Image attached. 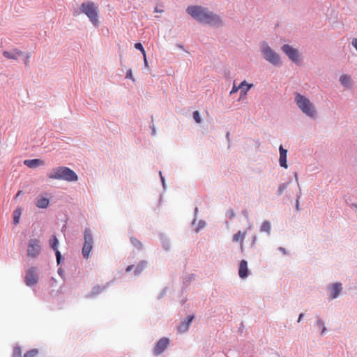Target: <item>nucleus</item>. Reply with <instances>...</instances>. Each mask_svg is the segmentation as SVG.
<instances>
[{
	"label": "nucleus",
	"instance_id": "nucleus-8",
	"mask_svg": "<svg viewBox=\"0 0 357 357\" xmlns=\"http://www.w3.org/2000/svg\"><path fill=\"white\" fill-rule=\"evenodd\" d=\"M41 247L38 239H31L27 246V255L31 257H36L40 252Z\"/></svg>",
	"mask_w": 357,
	"mask_h": 357
},
{
	"label": "nucleus",
	"instance_id": "nucleus-4",
	"mask_svg": "<svg viewBox=\"0 0 357 357\" xmlns=\"http://www.w3.org/2000/svg\"><path fill=\"white\" fill-rule=\"evenodd\" d=\"M81 11L91 20L94 26L98 25V8L93 2L87 1L81 4Z\"/></svg>",
	"mask_w": 357,
	"mask_h": 357
},
{
	"label": "nucleus",
	"instance_id": "nucleus-34",
	"mask_svg": "<svg viewBox=\"0 0 357 357\" xmlns=\"http://www.w3.org/2000/svg\"><path fill=\"white\" fill-rule=\"evenodd\" d=\"M55 254H56V257L57 263L59 264L61 261V253L59 250H55Z\"/></svg>",
	"mask_w": 357,
	"mask_h": 357
},
{
	"label": "nucleus",
	"instance_id": "nucleus-18",
	"mask_svg": "<svg viewBox=\"0 0 357 357\" xmlns=\"http://www.w3.org/2000/svg\"><path fill=\"white\" fill-rule=\"evenodd\" d=\"M241 98L245 97L247 95L248 91L253 86L252 84H248L245 80L241 83Z\"/></svg>",
	"mask_w": 357,
	"mask_h": 357
},
{
	"label": "nucleus",
	"instance_id": "nucleus-37",
	"mask_svg": "<svg viewBox=\"0 0 357 357\" xmlns=\"http://www.w3.org/2000/svg\"><path fill=\"white\" fill-rule=\"evenodd\" d=\"M143 58H144V63L145 67L146 68H149V63H148V61H147L146 55V54L143 55Z\"/></svg>",
	"mask_w": 357,
	"mask_h": 357
},
{
	"label": "nucleus",
	"instance_id": "nucleus-14",
	"mask_svg": "<svg viewBox=\"0 0 357 357\" xmlns=\"http://www.w3.org/2000/svg\"><path fill=\"white\" fill-rule=\"evenodd\" d=\"M280 151V158H279V162L280 165L285 169L288 167L287 164V151L284 149L282 146H280L279 148Z\"/></svg>",
	"mask_w": 357,
	"mask_h": 357
},
{
	"label": "nucleus",
	"instance_id": "nucleus-39",
	"mask_svg": "<svg viewBox=\"0 0 357 357\" xmlns=\"http://www.w3.org/2000/svg\"><path fill=\"white\" fill-rule=\"evenodd\" d=\"M303 317V314H302V313L300 314L298 319V322H300L301 321Z\"/></svg>",
	"mask_w": 357,
	"mask_h": 357
},
{
	"label": "nucleus",
	"instance_id": "nucleus-28",
	"mask_svg": "<svg viewBox=\"0 0 357 357\" xmlns=\"http://www.w3.org/2000/svg\"><path fill=\"white\" fill-rule=\"evenodd\" d=\"M289 183H282L280 185L278 190V195H281L283 192L287 189Z\"/></svg>",
	"mask_w": 357,
	"mask_h": 357
},
{
	"label": "nucleus",
	"instance_id": "nucleus-1",
	"mask_svg": "<svg viewBox=\"0 0 357 357\" xmlns=\"http://www.w3.org/2000/svg\"><path fill=\"white\" fill-rule=\"evenodd\" d=\"M187 13L197 21L211 26H220L222 20L217 15L200 6H190L186 9Z\"/></svg>",
	"mask_w": 357,
	"mask_h": 357
},
{
	"label": "nucleus",
	"instance_id": "nucleus-35",
	"mask_svg": "<svg viewBox=\"0 0 357 357\" xmlns=\"http://www.w3.org/2000/svg\"><path fill=\"white\" fill-rule=\"evenodd\" d=\"M317 325H318L319 327H322V328H323L321 333H324L325 332V331H326V328H325V327H324V323H323V321H321V320H318V321H317Z\"/></svg>",
	"mask_w": 357,
	"mask_h": 357
},
{
	"label": "nucleus",
	"instance_id": "nucleus-12",
	"mask_svg": "<svg viewBox=\"0 0 357 357\" xmlns=\"http://www.w3.org/2000/svg\"><path fill=\"white\" fill-rule=\"evenodd\" d=\"M342 287L341 283L333 284L330 287L331 297L334 299L336 298L340 292L342 291Z\"/></svg>",
	"mask_w": 357,
	"mask_h": 357
},
{
	"label": "nucleus",
	"instance_id": "nucleus-2",
	"mask_svg": "<svg viewBox=\"0 0 357 357\" xmlns=\"http://www.w3.org/2000/svg\"><path fill=\"white\" fill-rule=\"evenodd\" d=\"M47 176L50 179L64 180L69 182L77 181L78 179L76 173L66 167L54 168Z\"/></svg>",
	"mask_w": 357,
	"mask_h": 357
},
{
	"label": "nucleus",
	"instance_id": "nucleus-43",
	"mask_svg": "<svg viewBox=\"0 0 357 357\" xmlns=\"http://www.w3.org/2000/svg\"><path fill=\"white\" fill-rule=\"evenodd\" d=\"M296 209L298 210V200L296 202Z\"/></svg>",
	"mask_w": 357,
	"mask_h": 357
},
{
	"label": "nucleus",
	"instance_id": "nucleus-15",
	"mask_svg": "<svg viewBox=\"0 0 357 357\" xmlns=\"http://www.w3.org/2000/svg\"><path fill=\"white\" fill-rule=\"evenodd\" d=\"M248 264L245 260H241L238 268V275L241 278H244L248 276Z\"/></svg>",
	"mask_w": 357,
	"mask_h": 357
},
{
	"label": "nucleus",
	"instance_id": "nucleus-11",
	"mask_svg": "<svg viewBox=\"0 0 357 357\" xmlns=\"http://www.w3.org/2000/svg\"><path fill=\"white\" fill-rule=\"evenodd\" d=\"M194 319V316H188L186 320H184L178 326V331L179 333H185L188 331L190 325Z\"/></svg>",
	"mask_w": 357,
	"mask_h": 357
},
{
	"label": "nucleus",
	"instance_id": "nucleus-27",
	"mask_svg": "<svg viewBox=\"0 0 357 357\" xmlns=\"http://www.w3.org/2000/svg\"><path fill=\"white\" fill-rule=\"evenodd\" d=\"M13 357H22V351L20 347H15L14 348Z\"/></svg>",
	"mask_w": 357,
	"mask_h": 357
},
{
	"label": "nucleus",
	"instance_id": "nucleus-31",
	"mask_svg": "<svg viewBox=\"0 0 357 357\" xmlns=\"http://www.w3.org/2000/svg\"><path fill=\"white\" fill-rule=\"evenodd\" d=\"M241 87H242V86H241V84L237 86L235 85V84H234L231 91H230V94L236 93L238 90H241Z\"/></svg>",
	"mask_w": 357,
	"mask_h": 357
},
{
	"label": "nucleus",
	"instance_id": "nucleus-38",
	"mask_svg": "<svg viewBox=\"0 0 357 357\" xmlns=\"http://www.w3.org/2000/svg\"><path fill=\"white\" fill-rule=\"evenodd\" d=\"M133 266L132 265H130V266H128L126 269V272H130L132 268H133Z\"/></svg>",
	"mask_w": 357,
	"mask_h": 357
},
{
	"label": "nucleus",
	"instance_id": "nucleus-16",
	"mask_svg": "<svg viewBox=\"0 0 357 357\" xmlns=\"http://www.w3.org/2000/svg\"><path fill=\"white\" fill-rule=\"evenodd\" d=\"M246 236V232L238 231L233 236L232 241L234 242H238L240 243L241 250H243V241Z\"/></svg>",
	"mask_w": 357,
	"mask_h": 357
},
{
	"label": "nucleus",
	"instance_id": "nucleus-21",
	"mask_svg": "<svg viewBox=\"0 0 357 357\" xmlns=\"http://www.w3.org/2000/svg\"><path fill=\"white\" fill-rule=\"evenodd\" d=\"M340 82L342 85L348 86L351 82V77L347 75H342L340 78Z\"/></svg>",
	"mask_w": 357,
	"mask_h": 357
},
{
	"label": "nucleus",
	"instance_id": "nucleus-29",
	"mask_svg": "<svg viewBox=\"0 0 357 357\" xmlns=\"http://www.w3.org/2000/svg\"><path fill=\"white\" fill-rule=\"evenodd\" d=\"M135 47L137 50H139L142 53L143 55L146 54L145 50H144L142 45L140 43H135Z\"/></svg>",
	"mask_w": 357,
	"mask_h": 357
},
{
	"label": "nucleus",
	"instance_id": "nucleus-9",
	"mask_svg": "<svg viewBox=\"0 0 357 357\" xmlns=\"http://www.w3.org/2000/svg\"><path fill=\"white\" fill-rule=\"evenodd\" d=\"M282 50L293 62H298L299 54L297 50L293 48L289 45H283Z\"/></svg>",
	"mask_w": 357,
	"mask_h": 357
},
{
	"label": "nucleus",
	"instance_id": "nucleus-7",
	"mask_svg": "<svg viewBox=\"0 0 357 357\" xmlns=\"http://www.w3.org/2000/svg\"><path fill=\"white\" fill-rule=\"evenodd\" d=\"M38 282V275L37 268L36 267H31L26 271L24 277V282L27 286H33Z\"/></svg>",
	"mask_w": 357,
	"mask_h": 357
},
{
	"label": "nucleus",
	"instance_id": "nucleus-41",
	"mask_svg": "<svg viewBox=\"0 0 357 357\" xmlns=\"http://www.w3.org/2000/svg\"><path fill=\"white\" fill-rule=\"evenodd\" d=\"M353 206L355 208V209L357 211V202L353 204Z\"/></svg>",
	"mask_w": 357,
	"mask_h": 357
},
{
	"label": "nucleus",
	"instance_id": "nucleus-10",
	"mask_svg": "<svg viewBox=\"0 0 357 357\" xmlns=\"http://www.w3.org/2000/svg\"><path fill=\"white\" fill-rule=\"evenodd\" d=\"M169 344V339L166 337L161 338L156 344L154 348V354L159 355L162 354Z\"/></svg>",
	"mask_w": 357,
	"mask_h": 357
},
{
	"label": "nucleus",
	"instance_id": "nucleus-32",
	"mask_svg": "<svg viewBox=\"0 0 357 357\" xmlns=\"http://www.w3.org/2000/svg\"><path fill=\"white\" fill-rule=\"evenodd\" d=\"M29 59H30V54H26L24 59V63L26 67L29 66Z\"/></svg>",
	"mask_w": 357,
	"mask_h": 357
},
{
	"label": "nucleus",
	"instance_id": "nucleus-36",
	"mask_svg": "<svg viewBox=\"0 0 357 357\" xmlns=\"http://www.w3.org/2000/svg\"><path fill=\"white\" fill-rule=\"evenodd\" d=\"M352 46L355 48V50L357 51V38H353L351 41Z\"/></svg>",
	"mask_w": 357,
	"mask_h": 357
},
{
	"label": "nucleus",
	"instance_id": "nucleus-26",
	"mask_svg": "<svg viewBox=\"0 0 357 357\" xmlns=\"http://www.w3.org/2000/svg\"><path fill=\"white\" fill-rule=\"evenodd\" d=\"M38 354V351L36 349H33L26 352L24 357H36Z\"/></svg>",
	"mask_w": 357,
	"mask_h": 357
},
{
	"label": "nucleus",
	"instance_id": "nucleus-40",
	"mask_svg": "<svg viewBox=\"0 0 357 357\" xmlns=\"http://www.w3.org/2000/svg\"><path fill=\"white\" fill-rule=\"evenodd\" d=\"M256 239H257V237L255 236L253 237L252 242V245H255V241H256Z\"/></svg>",
	"mask_w": 357,
	"mask_h": 357
},
{
	"label": "nucleus",
	"instance_id": "nucleus-20",
	"mask_svg": "<svg viewBox=\"0 0 357 357\" xmlns=\"http://www.w3.org/2000/svg\"><path fill=\"white\" fill-rule=\"evenodd\" d=\"M146 262L144 261H140L135 268V275H138L146 267Z\"/></svg>",
	"mask_w": 357,
	"mask_h": 357
},
{
	"label": "nucleus",
	"instance_id": "nucleus-5",
	"mask_svg": "<svg viewBox=\"0 0 357 357\" xmlns=\"http://www.w3.org/2000/svg\"><path fill=\"white\" fill-rule=\"evenodd\" d=\"M260 50L266 60L275 66L280 64V59L278 54L267 43H263L260 46Z\"/></svg>",
	"mask_w": 357,
	"mask_h": 357
},
{
	"label": "nucleus",
	"instance_id": "nucleus-13",
	"mask_svg": "<svg viewBox=\"0 0 357 357\" xmlns=\"http://www.w3.org/2000/svg\"><path fill=\"white\" fill-rule=\"evenodd\" d=\"M24 164L29 168L33 169L39 166H43L45 165V162L40 159H31L25 160L24 161Z\"/></svg>",
	"mask_w": 357,
	"mask_h": 357
},
{
	"label": "nucleus",
	"instance_id": "nucleus-33",
	"mask_svg": "<svg viewBox=\"0 0 357 357\" xmlns=\"http://www.w3.org/2000/svg\"><path fill=\"white\" fill-rule=\"evenodd\" d=\"M126 77V78H129V79H132L133 82L135 81V79L132 77V73L131 69H130L127 71Z\"/></svg>",
	"mask_w": 357,
	"mask_h": 357
},
{
	"label": "nucleus",
	"instance_id": "nucleus-23",
	"mask_svg": "<svg viewBox=\"0 0 357 357\" xmlns=\"http://www.w3.org/2000/svg\"><path fill=\"white\" fill-rule=\"evenodd\" d=\"M58 239L56 237V236H52V238L50 239V247L54 250H57V245H58Z\"/></svg>",
	"mask_w": 357,
	"mask_h": 357
},
{
	"label": "nucleus",
	"instance_id": "nucleus-6",
	"mask_svg": "<svg viewBox=\"0 0 357 357\" xmlns=\"http://www.w3.org/2000/svg\"><path fill=\"white\" fill-rule=\"evenodd\" d=\"M84 243L82 250L83 257L86 259H89L90 252L93 248V239L92 237L91 229H85L84 232Z\"/></svg>",
	"mask_w": 357,
	"mask_h": 357
},
{
	"label": "nucleus",
	"instance_id": "nucleus-30",
	"mask_svg": "<svg viewBox=\"0 0 357 357\" xmlns=\"http://www.w3.org/2000/svg\"><path fill=\"white\" fill-rule=\"evenodd\" d=\"M193 115V119H195V121L199 123L201 122V117H200V115H199V113L198 111H195L192 114Z\"/></svg>",
	"mask_w": 357,
	"mask_h": 357
},
{
	"label": "nucleus",
	"instance_id": "nucleus-25",
	"mask_svg": "<svg viewBox=\"0 0 357 357\" xmlns=\"http://www.w3.org/2000/svg\"><path fill=\"white\" fill-rule=\"evenodd\" d=\"M21 213H22L21 210L20 208L16 209L14 211V214H13L14 215V217H13V224L14 225H17L19 223Z\"/></svg>",
	"mask_w": 357,
	"mask_h": 357
},
{
	"label": "nucleus",
	"instance_id": "nucleus-24",
	"mask_svg": "<svg viewBox=\"0 0 357 357\" xmlns=\"http://www.w3.org/2000/svg\"><path fill=\"white\" fill-rule=\"evenodd\" d=\"M130 242L137 249H142L143 248L142 243L135 237H130Z\"/></svg>",
	"mask_w": 357,
	"mask_h": 357
},
{
	"label": "nucleus",
	"instance_id": "nucleus-44",
	"mask_svg": "<svg viewBox=\"0 0 357 357\" xmlns=\"http://www.w3.org/2000/svg\"><path fill=\"white\" fill-rule=\"evenodd\" d=\"M296 178L298 179L297 174H295Z\"/></svg>",
	"mask_w": 357,
	"mask_h": 357
},
{
	"label": "nucleus",
	"instance_id": "nucleus-22",
	"mask_svg": "<svg viewBox=\"0 0 357 357\" xmlns=\"http://www.w3.org/2000/svg\"><path fill=\"white\" fill-rule=\"evenodd\" d=\"M271 227L270 222L268 221H264L261 226L260 231L261 232H266L269 234L271 231Z\"/></svg>",
	"mask_w": 357,
	"mask_h": 357
},
{
	"label": "nucleus",
	"instance_id": "nucleus-3",
	"mask_svg": "<svg viewBox=\"0 0 357 357\" xmlns=\"http://www.w3.org/2000/svg\"><path fill=\"white\" fill-rule=\"evenodd\" d=\"M295 102L298 108L309 117L314 118L317 112L312 102L305 96L296 93L295 94Z\"/></svg>",
	"mask_w": 357,
	"mask_h": 357
},
{
	"label": "nucleus",
	"instance_id": "nucleus-17",
	"mask_svg": "<svg viewBox=\"0 0 357 357\" xmlns=\"http://www.w3.org/2000/svg\"><path fill=\"white\" fill-rule=\"evenodd\" d=\"M3 56L8 59H17L18 56L23 54V52L18 50H13L12 52L4 51L3 52Z\"/></svg>",
	"mask_w": 357,
	"mask_h": 357
},
{
	"label": "nucleus",
	"instance_id": "nucleus-42",
	"mask_svg": "<svg viewBox=\"0 0 357 357\" xmlns=\"http://www.w3.org/2000/svg\"><path fill=\"white\" fill-rule=\"evenodd\" d=\"M22 193V191H18V192L17 193L16 195V197H18L19 195H20V194Z\"/></svg>",
	"mask_w": 357,
	"mask_h": 357
},
{
	"label": "nucleus",
	"instance_id": "nucleus-19",
	"mask_svg": "<svg viewBox=\"0 0 357 357\" xmlns=\"http://www.w3.org/2000/svg\"><path fill=\"white\" fill-rule=\"evenodd\" d=\"M50 201L47 198L41 197L38 199L36 206L40 208H46L49 206Z\"/></svg>",
	"mask_w": 357,
	"mask_h": 357
}]
</instances>
